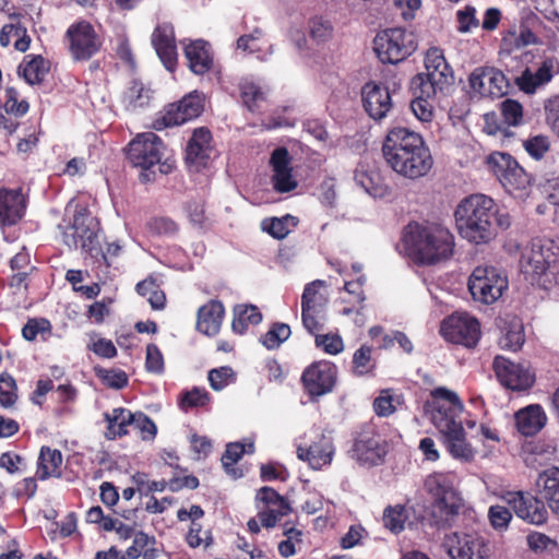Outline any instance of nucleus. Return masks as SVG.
Wrapping results in <instances>:
<instances>
[{
	"instance_id": "obj_48",
	"label": "nucleus",
	"mask_w": 559,
	"mask_h": 559,
	"mask_svg": "<svg viewBox=\"0 0 559 559\" xmlns=\"http://www.w3.org/2000/svg\"><path fill=\"white\" fill-rule=\"evenodd\" d=\"M239 95L243 106L251 112L257 111L260 104L265 99L261 87L248 80H243L239 83Z\"/></svg>"
},
{
	"instance_id": "obj_1",
	"label": "nucleus",
	"mask_w": 559,
	"mask_h": 559,
	"mask_svg": "<svg viewBox=\"0 0 559 559\" xmlns=\"http://www.w3.org/2000/svg\"><path fill=\"white\" fill-rule=\"evenodd\" d=\"M455 223L462 238L475 245H486L496 238L498 227L508 229L511 217L500 212L492 198L475 193L464 198L455 209Z\"/></svg>"
},
{
	"instance_id": "obj_15",
	"label": "nucleus",
	"mask_w": 559,
	"mask_h": 559,
	"mask_svg": "<svg viewBox=\"0 0 559 559\" xmlns=\"http://www.w3.org/2000/svg\"><path fill=\"white\" fill-rule=\"evenodd\" d=\"M507 288V277L492 266H477L468 280L473 298L486 305L497 301Z\"/></svg>"
},
{
	"instance_id": "obj_42",
	"label": "nucleus",
	"mask_w": 559,
	"mask_h": 559,
	"mask_svg": "<svg viewBox=\"0 0 559 559\" xmlns=\"http://www.w3.org/2000/svg\"><path fill=\"white\" fill-rule=\"evenodd\" d=\"M156 539L154 536H148L146 533L139 531L134 534L132 545L127 548L126 556L129 559H156L159 555L158 549L155 547Z\"/></svg>"
},
{
	"instance_id": "obj_20",
	"label": "nucleus",
	"mask_w": 559,
	"mask_h": 559,
	"mask_svg": "<svg viewBox=\"0 0 559 559\" xmlns=\"http://www.w3.org/2000/svg\"><path fill=\"white\" fill-rule=\"evenodd\" d=\"M385 440L373 429L362 430L357 433L352 447V456L360 464L379 465L386 455Z\"/></svg>"
},
{
	"instance_id": "obj_6",
	"label": "nucleus",
	"mask_w": 559,
	"mask_h": 559,
	"mask_svg": "<svg viewBox=\"0 0 559 559\" xmlns=\"http://www.w3.org/2000/svg\"><path fill=\"white\" fill-rule=\"evenodd\" d=\"M60 228L61 240L70 250L80 248L87 254L99 253V224L86 207L76 209L72 221Z\"/></svg>"
},
{
	"instance_id": "obj_53",
	"label": "nucleus",
	"mask_w": 559,
	"mask_h": 559,
	"mask_svg": "<svg viewBox=\"0 0 559 559\" xmlns=\"http://www.w3.org/2000/svg\"><path fill=\"white\" fill-rule=\"evenodd\" d=\"M525 342L523 325L520 322L511 323L499 340L502 349L516 352L522 348Z\"/></svg>"
},
{
	"instance_id": "obj_46",
	"label": "nucleus",
	"mask_w": 559,
	"mask_h": 559,
	"mask_svg": "<svg viewBox=\"0 0 559 559\" xmlns=\"http://www.w3.org/2000/svg\"><path fill=\"white\" fill-rule=\"evenodd\" d=\"M136 293L146 297L154 310H162L166 305V296L153 277H147L136 284Z\"/></svg>"
},
{
	"instance_id": "obj_23",
	"label": "nucleus",
	"mask_w": 559,
	"mask_h": 559,
	"mask_svg": "<svg viewBox=\"0 0 559 559\" xmlns=\"http://www.w3.org/2000/svg\"><path fill=\"white\" fill-rule=\"evenodd\" d=\"M507 502L516 516L530 524L542 525L548 519L545 502L530 492H509Z\"/></svg>"
},
{
	"instance_id": "obj_2",
	"label": "nucleus",
	"mask_w": 559,
	"mask_h": 559,
	"mask_svg": "<svg viewBox=\"0 0 559 559\" xmlns=\"http://www.w3.org/2000/svg\"><path fill=\"white\" fill-rule=\"evenodd\" d=\"M382 154L396 174L408 179L426 176L433 165L430 150L423 136L404 127H394L388 131Z\"/></svg>"
},
{
	"instance_id": "obj_39",
	"label": "nucleus",
	"mask_w": 559,
	"mask_h": 559,
	"mask_svg": "<svg viewBox=\"0 0 559 559\" xmlns=\"http://www.w3.org/2000/svg\"><path fill=\"white\" fill-rule=\"evenodd\" d=\"M365 278L358 277L355 281L345 282L344 292L346 296L341 297V302L346 306L341 310L343 316H350L354 312L360 313L364 309L366 295L364 292Z\"/></svg>"
},
{
	"instance_id": "obj_45",
	"label": "nucleus",
	"mask_w": 559,
	"mask_h": 559,
	"mask_svg": "<svg viewBox=\"0 0 559 559\" xmlns=\"http://www.w3.org/2000/svg\"><path fill=\"white\" fill-rule=\"evenodd\" d=\"M412 88L414 90L415 99L411 103V109L414 115L423 122L431 121L433 117V107L429 102V98L435 96L436 93H424L426 91L424 85H416L412 82Z\"/></svg>"
},
{
	"instance_id": "obj_7",
	"label": "nucleus",
	"mask_w": 559,
	"mask_h": 559,
	"mask_svg": "<svg viewBox=\"0 0 559 559\" xmlns=\"http://www.w3.org/2000/svg\"><path fill=\"white\" fill-rule=\"evenodd\" d=\"M463 408L457 394L442 386L433 389L424 405L425 414L441 435L462 424L460 417Z\"/></svg>"
},
{
	"instance_id": "obj_44",
	"label": "nucleus",
	"mask_w": 559,
	"mask_h": 559,
	"mask_svg": "<svg viewBox=\"0 0 559 559\" xmlns=\"http://www.w3.org/2000/svg\"><path fill=\"white\" fill-rule=\"evenodd\" d=\"M299 223L298 217L286 214L282 217H271L262 221L261 227L275 239H284Z\"/></svg>"
},
{
	"instance_id": "obj_51",
	"label": "nucleus",
	"mask_w": 559,
	"mask_h": 559,
	"mask_svg": "<svg viewBox=\"0 0 559 559\" xmlns=\"http://www.w3.org/2000/svg\"><path fill=\"white\" fill-rule=\"evenodd\" d=\"M290 326L286 323L275 322L270 330L260 337V342L267 349H276L290 336Z\"/></svg>"
},
{
	"instance_id": "obj_14",
	"label": "nucleus",
	"mask_w": 559,
	"mask_h": 559,
	"mask_svg": "<svg viewBox=\"0 0 559 559\" xmlns=\"http://www.w3.org/2000/svg\"><path fill=\"white\" fill-rule=\"evenodd\" d=\"M68 50L76 62L88 61L100 51L103 41L87 21L71 24L66 32Z\"/></svg>"
},
{
	"instance_id": "obj_55",
	"label": "nucleus",
	"mask_w": 559,
	"mask_h": 559,
	"mask_svg": "<svg viewBox=\"0 0 559 559\" xmlns=\"http://www.w3.org/2000/svg\"><path fill=\"white\" fill-rule=\"evenodd\" d=\"M310 37L317 44H324L333 36V26L330 21L316 16L309 21Z\"/></svg>"
},
{
	"instance_id": "obj_31",
	"label": "nucleus",
	"mask_w": 559,
	"mask_h": 559,
	"mask_svg": "<svg viewBox=\"0 0 559 559\" xmlns=\"http://www.w3.org/2000/svg\"><path fill=\"white\" fill-rule=\"evenodd\" d=\"M185 57L190 71L197 75L207 73L213 67L211 45L203 39H195L186 45Z\"/></svg>"
},
{
	"instance_id": "obj_11",
	"label": "nucleus",
	"mask_w": 559,
	"mask_h": 559,
	"mask_svg": "<svg viewBox=\"0 0 559 559\" xmlns=\"http://www.w3.org/2000/svg\"><path fill=\"white\" fill-rule=\"evenodd\" d=\"M325 282L316 280L305 286L301 295V320L305 329L310 333L321 331L326 320L328 295L322 292Z\"/></svg>"
},
{
	"instance_id": "obj_33",
	"label": "nucleus",
	"mask_w": 559,
	"mask_h": 559,
	"mask_svg": "<svg viewBox=\"0 0 559 559\" xmlns=\"http://www.w3.org/2000/svg\"><path fill=\"white\" fill-rule=\"evenodd\" d=\"M518 431L526 437L539 432L546 425L547 416L539 404H531L514 414Z\"/></svg>"
},
{
	"instance_id": "obj_54",
	"label": "nucleus",
	"mask_w": 559,
	"mask_h": 559,
	"mask_svg": "<svg viewBox=\"0 0 559 559\" xmlns=\"http://www.w3.org/2000/svg\"><path fill=\"white\" fill-rule=\"evenodd\" d=\"M94 370L96 377L107 388L121 390L128 385V374L121 369H105L103 367H95Z\"/></svg>"
},
{
	"instance_id": "obj_50",
	"label": "nucleus",
	"mask_w": 559,
	"mask_h": 559,
	"mask_svg": "<svg viewBox=\"0 0 559 559\" xmlns=\"http://www.w3.org/2000/svg\"><path fill=\"white\" fill-rule=\"evenodd\" d=\"M185 210L187 212L189 222L200 230L211 228L212 221L205 212V203L201 200H191L186 203Z\"/></svg>"
},
{
	"instance_id": "obj_37",
	"label": "nucleus",
	"mask_w": 559,
	"mask_h": 559,
	"mask_svg": "<svg viewBox=\"0 0 559 559\" xmlns=\"http://www.w3.org/2000/svg\"><path fill=\"white\" fill-rule=\"evenodd\" d=\"M538 485L549 509L559 516V467L552 466L540 473Z\"/></svg>"
},
{
	"instance_id": "obj_9",
	"label": "nucleus",
	"mask_w": 559,
	"mask_h": 559,
	"mask_svg": "<svg viewBox=\"0 0 559 559\" xmlns=\"http://www.w3.org/2000/svg\"><path fill=\"white\" fill-rule=\"evenodd\" d=\"M203 111L204 95L199 91H193L180 100L167 105L162 115L153 121V128L162 131L169 127L181 126L197 119Z\"/></svg>"
},
{
	"instance_id": "obj_47",
	"label": "nucleus",
	"mask_w": 559,
	"mask_h": 559,
	"mask_svg": "<svg viewBox=\"0 0 559 559\" xmlns=\"http://www.w3.org/2000/svg\"><path fill=\"white\" fill-rule=\"evenodd\" d=\"M355 181L374 198H381L388 192V187L376 171H356Z\"/></svg>"
},
{
	"instance_id": "obj_24",
	"label": "nucleus",
	"mask_w": 559,
	"mask_h": 559,
	"mask_svg": "<svg viewBox=\"0 0 559 559\" xmlns=\"http://www.w3.org/2000/svg\"><path fill=\"white\" fill-rule=\"evenodd\" d=\"M469 85L480 96L495 98L507 93L509 82L501 70L492 67H480L471 73Z\"/></svg>"
},
{
	"instance_id": "obj_64",
	"label": "nucleus",
	"mask_w": 559,
	"mask_h": 559,
	"mask_svg": "<svg viewBox=\"0 0 559 559\" xmlns=\"http://www.w3.org/2000/svg\"><path fill=\"white\" fill-rule=\"evenodd\" d=\"M235 379V373L229 366L212 369L209 372L210 385L215 391H221Z\"/></svg>"
},
{
	"instance_id": "obj_63",
	"label": "nucleus",
	"mask_w": 559,
	"mask_h": 559,
	"mask_svg": "<svg viewBox=\"0 0 559 559\" xmlns=\"http://www.w3.org/2000/svg\"><path fill=\"white\" fill-rule=\"evenodd\" d=\"M133 427L139 430L143 441H153L157 435L156 424L143 412H136Z\"/></svg>"
},
{
	"instance_id": "obj_52",
	"label": "nucleus",
	"mask_w": 559,
	"mask_h": 559,
	"mask_svg": "<svg viewBox=\"0 0 559 559\" xmlns=\"http://www.w3.org/2000/svg\"><path fill=\"white\" fill-rule=\"evenodd\" d=\"M146 229L152 236L173 237L178 234L179 225L168 216H154L147 221Z\"/></svg>"
},
{
	"instance_id": "obj_60",
	"label": "nucleus",
	"mask_w": 559,
	"mask_h": 559,
	"mask_svg": "<svg viewBox=\"0 0 559 559\" xmlns=\"http://www.w3.org/2000/svg\"><path fill=\"white\" fill-rule=\"evenodd\" d=\"M534 76L543 86L548 84L559 73V61L556 57H545L536 69Z\"/></svg>"
},
{
	"instance_id": "obj_57",
	"label": "nucleus",
	"mask_w": 559,
	"mask_h": 559,
	"mask_svg": "<svg viewBox=\"0 0 559 559\" xmlns=\"http://www.w3.org/2000/svg\"><path fill=\"white\" fill-rule=\"evenodd\" d=\"M16 382L14 378L8 373L3 372L0 374V405L2 407H11L16 399Z\"/></svg>"
},
{
	"instance_id": "obj_38",
	"label": "nucleus",
	"mask_w": 559,
	"mask_h": 559,
	"mask_svg": "<svg viewBox=\"0 0 559 559\" xmlns=\"http://www.w3.org/2000/svg\"><path fill=\"white\" fill-rule=\"evenodd\" d=\"M442 436L444 438L445 448L453 457L464 461L473 460L474 452L469 443L466 441L465 430L462 424Z\"/></svg>"
},
{
	"instance_id": "obj_5",
	"label": "nucleus",
	"mask_w": 559,
	"mask_h": 559,
	"mask_svg": "<svg viewBox=\"0 0 559 559\" xmlns=\"http://www.w3.org/2000/svg\"><path fill=\"white\" fill-rule=\"evenodd\" d=\"M425 489L433 497L432 515L439 527L451 526L462 504V499L455 491L450 475L444 473H432L428 475L424 483Z\"/></svg>"
},
{
	"instance_id": "obj_16",
	"label": "nucleus",
	"mask_w": 559,
	"mask_h": 559,
	"mask_svg": "<svg viewBox=\"0 0 559 559\" xmlns=\"http://www.w3.org/2000/svg\"><path fill=\"white\" fill-rule=\"evenodd\" d=\"M443 546L451 559L490 558L488 543L475 531L453 532L445 536Z\"/></svg>"
},
{
	"instance_id": "obj_22",
	"label": "nucleus",
	"mask_w": 559,
	"mask_h": 559,
	"mask_svg": "<svg viewBox=\"0 0 559 559\" xmlns=\"http://www.w3.org/2000/svg\"><path fill=\"white\" fill-rule=\"evenodd\" d=\"M28 205V194L23 187H0V226L12 227L25 216Z\"/></svg>"
},
{
	"instance_id": "obj_13",
	"label": "nucleus",
	"mask_w": 559,
	"mask_h": 559,
	"mask_svg": "<svg viewBox=\"0 0 559 559\" xmlns=\"http://www.w3.org/2000/svg\"><path fill=\"white\" fill-rule=\"evenodd\" d=\"M425 68L427 73H419L412 81L416 85H424L426 94L437 93L438 90L442 92L454 81L453 71L444 58L443 50L439 47H431L427 50Z\"/></svg>"
},
{
	"instance_id": "obj_21",
	"label": "nucleus",
	"mask_w": 559,
	"mask_h": 559,
	"mask_svg": "<svg viewBox=\"0 0 559 559\" xmlns=\"http://www.w3.org/2000/svg\"><path fill=\"white\" fill-rule=\"evenodd\" d=\"M337 376L336 366L326 360H320L308 366L301 376L305 390L311 396H321L332 391Z\"/></svg>"
},
{
	"instance_id": "obj_56",
	"label": "nucleus",
	"mask_w": 559,
	"mask_h": 559,
	"mask_svg": "<svg viewBox=\"0 0 559 559\" xmlns=\"http://www.w3.org/2000/svg\"><path fill=\"white\" fill-rule=\"evenodd\" d=\"M210 402V394L204 389L193 388L185 392L179 400V407L188 412L193 407L205 406Z\"/></svg>"
},
{
	"instance_id": "obj_25",
	"label": "nucleus",
	"mask_w": 559,
	"mask_h": 559,
	"mask_svg": "<svg viewBox=\"0 0 559 559\" xmlns=\"http://www.w3.org/2000/svg\"><path fill=\"white\" fill-rule=\"evenodd\" d=\"M273 175L271 178L273 189L278 193H287L298 186L293 176L292 157L286 147H276L270 158Z\"/></svg>"
},
{
	"instance_id": "obj_12",
	"label": "nucleus",
	"mask_w": 559,
	"mask_h": 559,
	"mask_svg": "<svg viewBox=\"0 0 559 559\" xmlns=\"http://www.w3.org/2000/svg\"><path fill=\"white\" fill-rule=\"evenodd\" d=\"M491 169L503 188L516 197H523L531 186L530 175L508 153L490 155Z\"/></svg>"
},
{
	"instance_id": "obj_17",
	"label": "nucleus",
	"mask_w": 559,
	"mask_h": 559,
	"mask_svg": "<svg viewBox=\"0 0 559 559\" xmlns=\"http://www.w3.org/2000/svg\"><path fill=\"white\" fill-rule=\"evenodd\" d=\"M164 143L153 132L138 134L128 145L127 158L135 167L148 170L160 163Z\"/></svg>"
},
{
	"instance_id": "obj_35",
	"label": "nucleus",
	"mask_w": 559,
	"mask_h": 559,
	"mask_svg": "<svg viewBox=\"0 0 559 559\" xmlns=\"http://www.w3.org/2000/svg\"><path fill=\"white\" fill-rule=\"evenodd\" d=\"M135 416L136 412L132 413L124 407H117L111 413H105L104 418L108 424L106 438L114 440L127 436L129 433L128 427L133 426Z\"/></svg>"
},
{
	"instance_id": "obj_30",
	"label": "nucleus",
	"mask_w": 559,
	"mask_h": 559,
	"mask_svg": "<svg viewBox=\"0 0 559 559\" xmlns=\"http://www.w3.org/2000/svg\"><path fill=\"white\" fill-rule=\"evenodd\" d=\"M211 142L212 133L207 128L195 129L186 147L187 164L195 166L197 169L204 167L210 159Z\"/></svg>"
},
{
	"instance_id": "obj_61",
	"label": "nucleus",
	"mask_w": 559,
	"mask_h": 559,
	"mask_svg": "<svg viewBox=\"0 0 559 559\" xmlns=\"http://www.w3.org/2000/svg\"><path fill=\"white\" fill-rule=\"evenodd\" d=\"M186 542L191 548L200 546L206 548L213 543V538L210 531H203L202 525L199 522H194L190 524Z\"/></svg>"
},
{
	"instance_id": "obj_32",
	"label": "nucleus",
	"mask_w": 559,
	"mask_h": 559,
	"mask_svg": "<svg viewBox=\"0 0 559 559\" xmlns=\"http://www.w3.org/2000/svg\"><path fill=\"white\" fill-rule=\"evenodd\" d=\"M225 308L222 301L212 299L201 306L197 313V330L207 336L216 335L222 326Z\"/></svg>"
},
{
	"instance_id": "obj_18",
	"label": "nucleus",
	"mask_w": 559,
	"mask_h": 559,
	"mask_svg": "<svg viewBox=\"0 0 559 559\" xmlns=\"http://www.w3.org/2000/svg\"><path fill=\"white\" fill-rule=\"evenodd\" d=\"M492 368L499 382L512 391H526L535 383V372L528 366L503 356L495 357Z\"/></svg>"
},
{
	"instance_id": "obj_26",
	"label": "nucleus",
	"mask_w": 559,
	"mask_h": 559,
	"mask_svg": "<svg viewBox=\"0 0 559 559\" xmlns=\"http://www.w3.org/2000/svg\"><path fill=\"white\" fill-rule=\"evenodd\" d=\"M361 98L364 109L373 120L383 119L392 108L389 88L372 81L362 86Z\"/></svg>"
},
{
	"instance_id": "obj_43",
	"label": "nucleus",
	"mask_w": 559,
	"mask_h": 559,
	"mask_svg": "<svg viewBox=\"0 0 559 559\" xmlns=\"http://www.w3.org/2000/svg\"><path fill=\"white\" fill-rule=\"evenodd\" d=\"M262 321V313L257 306L238 305L234 308L231 329L237 334H245L250 325Z\"/></svg>"
},
{
	"instance_id": "obj_58",
	"label": "nucleus",
	"mask_w": 559,
	"mask_h": 559,
	"mask_svg": "<svg viewBox=\"0 0 559 559\" xmlns=\"http://www.w3.org/2000/svg\"><path fill=\"white\" fill-rule=\"evenodd\" d=\"M5 102H4V110L8 114L14 115L16 117L24 116L28 109L29 104L25 99H19L20 94L14 87H7L5 88Z\"/></svg>"
},
{
	"instance_id": "obj_27",
	"label": "nucleus",
	"mask_w": 559,
	"mask_h": 559,
	"mask_svg": "<svg viewBox=\"0 0 559 559\" xmlns=\"http://www.w3.org/2000/svg\"><path fill=\"white\" fill-rule=\"evenodd\" d=\"M151 41L164 67L174 71L178 60L174 26L169 23L158 24L152 33Z\"/></svg>"
},
{
	"instance_id": "obj_40",
	"label": "nucleus",
	"mask_w": 559,
	"mask_h": 559,
	"mask_svg": "<svg viewBox=\"0 0 559 559\" xmlns=\"http://www.w3.org/2000/svg\"><path fill=\"white\" fill-rule=\"evenodd\" d=\"M372 354L373 347L367 344H362L354 352L350 368L353 376L358 378L376 376L378 360Z\"/></svg>"
},
{
	"instance_id": "obj_62",
	"label": "nucleus",
	"mask_w": 559,
	"mask_h": 559,
	"mask_svg": "<svg viewBox=\"0 0 559 559\" xmlns=\"http://www.w3.org/2000/svg\"><path fill=\"white\" fill-rule=\"evenodd\" d=\"M501 115L509 126H519L523 120V107L520 102L507 98L501 103Z\"/></svg>"
},
{
	"instance_id": "obj_41",
	"label": "nucleus",
	"mask_w": 559,
	"mask_h": 559,
	"mask_svg": "<svg viewBox=\"0 0 559 559\" xmlns=\"http://www.w3.org/2000/svg\"><path fill=\"white\" fill-rule=\"evenodd\" d=\"M539 38L536 34L525 25H521L519 33L515 27L507 31L501 39V45L504 51L512 53L513 51L526 47L528 45H537Z\"/></svg>"
},
{
	"instance_id": "obj_10",
	"label": "nucleus",
	"mask_w": 559,
	"mask_h": 559,
	"mask_svg": "<svg viewBox=\"0 0 559 559\" xmlns=\"http://www.w3.org/2000/svg\"><path fill=\"white\" fill-rule=\"evenodd\" d=\"M203 111L204 95L199 91H193L180 100L167 105L162 115L153 121V128L162 131L169 127L181 126L197 119Z\"/></svg>"
},
{
	"instance_id": "obj_29",
	"label": "nucleus",
	"mask_w": 559,
	"mask_h": 559,
	"mask_svg": "<svg viewBox=\"0 0 559 559\" xmlns=\"http://www.w3.org/2000/svg\"><path fill=\"white\" fill-rule=\"evenodd\" d=\"M334 448L331 438L317 433L310 444H300L297 448L298 459L308 462L311 468L320 469L332 462Z\"/></svg>"
},
{
	"instance_id": "obj_36",
	"label": "nucleus",
	"mask_w": 559,
	"mask_h": 559,
	"mask_svg": "<svg viewBox=\"0 0 559 559\" xmlns=\"http://www.w3.org/2000/svg\"><path fill=\"white\" fill-rule=\"evenodd\" d=\"M50 70V62L41 55H27L19 66L17 72L29 85L40 84Z\"/></svg>"
},
{
	"instance_id": "obj_4",
	"label": "nucleus",
	"mask_w": 559,
	"mask_h": 559,
	"mask_svg": "<svg viewBox=\"0 0 559 559\" xmlns=\"http://www.w3.org/2000/svg\"><path fill=\"white\" fill-rule=\"evenodd\" d=\"M520 266L531 281L540 282L542 277H554L559 282V245L549 238H534L530 247L521 254Z\"/></svg>"
},
{
	"instance_id": "obj_8",
	"label": "nucleus",
	"mask_w": 559,
	"mask_h": 559,
	"mask_svg": "<svg viewBox=\"0 0 559 559\" xmlns=\"http://www.w3.org/2000/svg\"><path fill=\"white\" fill-rule=\"evenodd\" d=\"M373 49L382 63L396 64L411 57L417 49L416 35L403 27H391L378 33Z\"/></svg>"
},
{
	"instance_id": "obj_34",
	"label": "nucleus",
	"mask_w": 559,
	"mask_h": 559,
	"mask_svg": "<svg viewBox=\"0 0 559 559\" xmlns=\"http://www.w3.org/2000/svg\"><path fill=\"white\" fill-rule=\"evenodd\" d=\"M62 453L58 449L43 445L39 450L36 466V478L46 480L48 478H61Z\"/></svg>"
},
{
	"instance_id": "obj_49",
	"label": "nucleus",
	"mask_w": 559,
	"mask_h": 559,
	"mask_svg": "<svg viewBox=\"0 0 559 559\" xmlns=\"http://www.w3.org/2000/svg\"><path fill=\"white\" fill-rule=\"evenodd\" d=\"M408 515L403 504L388 506L383 511V525L394 534L404 530Z\"/></svg>"
},
{
	"instance_id": "obj_28",
	"label": "nucleus",
	"mask_w": 559,
	"mask_h": 559,
	"mask_svg": "<svg viewBox=\"0 0 559 559\" xmlns=\"http://www.w3.org/2000/svg\"><path fill=\"white\" fill-rule=\"evenodd\" d=\"M556 453V440L549 437H543L525 441L521 447L520 456L527 467L537 469L552 461Z\"/></svg>"
},
{
	"instance_id": "obj_3",
	"label": "nucleus",
	"mask_w": 559,
	"mask_h": 559,
	"mask_svg": "<svg viewBox=\"0 0 559 559\" xmlns=\"http://www.w3.org/2000/svg\"><path fill=\"white\" fill-rule=\"evenodd\" d=\"M407 255L421 265H433L452 257L454 236L441 224L408 223L402 235Z\"/></svg>"
},
{
	"instance_id": "obj_19",
	"label": "nucleus",
	"mask_w": 559,
	"mask_h": 559,
	"mask_svg": "<svg viewBox=\"0 0 559 559\" xmlns=\"http://www.w3.org/2000/svg\"><path fill=\"white\" fill-rule=\"evenodd\" d=\"M440 331L447 341L469 348L475 347L480 338V324L472 317H448L442 321Z\"/></svg>"
},
{
	"instance_id": "obj_59",
	"label": "nucleus",
	"mask_w": 559,
	"mask_h": 559,
	"mask_svg": "<svg viewBox=\"0 0 559 559\" xmlns=\"http://www.w3.org/2000/svg\"><path fill=\"white\" fill-rule=\"evenodd\" d=\"M316 336V346L322 348L329 355H337L344 350V342L341 335L334 333L313 334Z\"/></svg>"
}]
</instances>
